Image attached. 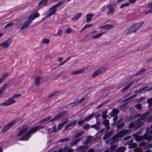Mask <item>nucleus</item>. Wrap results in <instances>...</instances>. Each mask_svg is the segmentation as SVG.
I'll return each mask as SVG.
<instances>
[{
    "label": "nucleus",
    "mask_w": 152,
    "mask_h": 152,
    "mask_svg": "<svg viewBox=\"0 0 152 152\" xmlns=\"http://www.w3.org/2000/svg\"><path fill=\"white\" fill-rule=\"evenodd\" d=\"M146 133L148 134V135L152 134V124L151 125L150 129L148 127L146 129Z\"/></svg>",
    "instance_id": "c85d7f7f"
},
{
    "label": "nucleus",
    "mask_w": 152,
    "mask_h": 152,
    "mask_svg": "<svg viewBox=\"0 0 152 152\" xmlns=\"http://www.w3.org/2000/svg\"><path fill=\"white\" fill-rule=\"evenodd\" d=\"M146 146L149 148L152 147V143H147L146 144Z\"/></svg>",
    "instance_id": "bf43d9fd"
},
{
    "label": "nucleus",
    "mask_w": 152,
    "mask_h": 152,
    "mask_svg": "<svg viewBox=\"0 0 152 152\" xmlns=\"http://www.w3.org/2000/svg\"><path fill=\"white\" fill-rule=\"evenodd\" d=\"M83 140V138L82 137H80L79 138L75 140L76 141V142L77 143L78 142L80 141V140Z\"/></svg>",
    "instance_id": "338daca9"
},
{
    "label": "nucleus",
    "mask_w": 152,
    "mask_h": 152,
    "mask_svg": "<svg viewBox=\"0 0 152 152\" xmlns=\"http://www.w3.org/2000/svg\"><path fill=\"white\" fill-rule=\"evenodd\" d=\"M94 16V14L90 13L86 15V22H88L91 20L92 17Z\"/></svg>",
    "instance_id": "6ab92c4d"
},
{
    "label": "nucleus",
    "mask_w": 152,
    "mask_h": 152,
    "mask_svg": "<svg viewBox=\"0 0 152 152\" xmlns=\"http://www.w3.org/2000/svg\"><path fill=\"white\" fill-rule=\"evenodd\" d=\"M106 29L107 30H110L112 29L114 27V25L113 24H106Z\"/></svg>",
    "instance_id": "f704fd0d"
},
{
    "label": "nucleus",
    "mask_w": 152,
    "mask_h": 152,
    "mask_svg": "<svg viewBox=\"0 0 152 152\" xmlns=\"http://www.w3.org/2000/svg\"><path fill=\"white\" fill-rule=\"evenodd\" d=\"M103 124L105 126H108L109 125V122L108 120H105L103 122Z\"/></svg>",
    "instance_id": "a18cd8bd"
},
{
    "label": "nucleus",
    "mask_w": 152,
    "mask_h": 152,
    "mask_svg": "<svg viewBox=\"0 0 152 152\" xmlns=\"http://www.w3.org/2000/svg\"><path fill=\"white\" fill-rule=\"evenodd\" d=\"M112 133V131H109L107 134H105L103 137L104 140H106L109 137L111 136Z\"/></svg>",
    "instance_id": "bb28decb"
},
{
    "label": "nucleus",
    "mask_w": 152,
    "mask_h": 152,
    "mask_svg": "<svg viewBox=\"0 0 152 152\" xmlns=\"http://www.w3.org/2000/svg\"><path fill=\"white\" fill-rule=\"evenodd\" d=\"M56 11V7L54 5L51 8L49 9V13L47 14L45 18H46L51 16L54 14Z\"/></svg>",
    "instance_id": "9b49d317"
},
{
    "label": "nucleus",
    "mask_w": 152,
    "mask_h": 152,
    "mask_svg": "<svg viewBox=\"0 0 152 152\" xmlns=\"http://www.w3.org/2000/svg\"><path fill=\"white\" fill-rule=\"evenodd\" d=\"M50 42V40L48 39H44L42 41V43L46 44H48Z\"/></svg>",
    "instance_id": "e433bc0d"
},
{
    "label": "nucleus",
    "mask_w": 152,
    "mask_h": 152,
    "mask_svg": "<svg viewBox=\"0 0 152 152\" xmlns=\"http://www.w3.org/2000/svg\"><path fill=\"white\" fill-rule=\"evenodd\" d=\"M82 15V13L78 12L71 19V20L74 22L77 21L81 16Z\"/></svg>",
    "instance_id": "4468645a"
},
{
    "label": "nucleus",
    "mask_w": 152,
    "mask_h": 152,
    "mask_svg": "<svg viewBox=\"0 0 152 152\" xmlns=\"http://www.w3.org/2000/svg\"><path fill=\"white\" fill-rule=\"evenodd\" d=\"M137 146V144L135 143H132L131 145L129 146V148H135Z\"/></svg>",
    "instance_id": "09e8293b"
},
{
    "label": "nucleus",
    "mask_w": 152,
    "mask_h": 152,
    "mask_svg": "<svg viewBox=\"0 0 152 152\" xmlns=\"http://www.w3.org/2000/svg\"><path fill=\"white\" fill-rule=\"evenodd\" d=\"M116 147V145H112L110 147V151H113L115 150Z\"/></svg>",
    "instance_id": "de8ad7c7"
},
{
    "label": "nucleus",
    "mask_w": 152,
    "mask_h": 152,
    "mask_svg": "<svg viewBox=\"0 0 152 152\" xmlns=\"http://www.w3.org/2000/svg\"><path fill=\"white\" fill-rule=\"evenodd\" d=\"M148 88V87L147 86H145L142 88L139 89L138 91V92H144L145 91H148V90L149 89Z\"/></svg>",
    "instance_id": "c756f323"
},
{
    "label": "nucleus",
    "mask_w": 152,
    "mask_h": 152,
    "mask_svg": "<svg viewBox=\"0 0 152 152\" xmlns=\"http://www.w3.org/2000/svg\"><path fill=\"white\" fill-rule=\"evenodd\" d=\"M85 121H86L85 120H84V118L83 120L78 121V124L80 126L82 125Z\"/></svg>",
    "instance_id": "c03bdc74"
},
{
    "label": "nucleus",
    "mask_w": 152,
    "mask_h": 152,
    "mask_svg": "<svg viewBox=\"0 0 152 152\" xmlns=\"http://www.w3.org/2000/svg\"><path fill=\"white\" fill-rule=\"evenodd\" d=\"M67 113V112L66 111H63L59 113L56 115V118H57L58 119L65 115Z\"/></svg>",
    "instance_id": "412c9836"
},
{
    "label": "nucleus",
    "mask_w": 152,
    "mask_h": 152,
    "mask_svg": "<svg viewBox=\"0 0 152 152\" xmlns=\"http://www.w3.org/2000/svg\"><path fill=\"white\" fill-rule=\"evenodd\" d=\"M39 16V14L38 12H36L31 14L28 17V21H30L31 22L35 18L38 17Z\"/></svg>",
    "instance_id": "f8f14e48"
},
{
    "label": "nucleus",
    "mask_w": 152,
    "mask_h": 152,
    "mask_svg": "<svg viewBox=\"0 0 152 152\" xmlns=\"http://www.w3.org/2000/svg\"><path fill=\"white\" fill-rule=\"evenodd\" d=\"M21 96V95L20 94H14L12 97L13 99H14L15 98H18V97L20 96Z\"/></svg>",
    "instance_id": "37998d69"
},
{
    "label": "nucleus",
    "mask_w": 152,
    "mask_h": 152,
    "mask_svg": "<svg viewBox=\"0 0 152 152\" xmlns=\"http://www.w3.org/2000/svg\"><path fill=\"white\" fill-rule=\"evenodd\" d=\"M69 139L67 138H64L63 139H62L59 140V141L60 142H63L66 141H67L69 140Z\"/></svg>",
    "instance_id": "052dcab7"
},
{
    "label": "nucleus",
    "mask_w": 152,
    "mask_h": 152,
    "mask_svg": "<svg viewBox=\"0 0 152 152\" xmlns=\"http://www.w3.org/2000/svg\"><path fill=\"white\" fill-rule=\"evenodd\" d=\"M107 111L106 110L104 111L103 113H102V116L103 118L105 119L107 117Z\"/></svg>",
    "instance_id": "58836bf2"
},
{
    "label": "nucleus",
    "mask_w": 152,
    "mask_h": 152,
    "mask_svg": "<svg viewBox=\"0 0 152 152\" xmlns=\"http://www.w3.org/2000/svg\"><path fill=\"white\" fill-rule=\"evenodd\" d=\"M13 23L11 22L7 24L4 27L5 28H7L8 27H10L13 25Z\"/></svg>",
    "instance_id": "49530a36"
},
{
    "label": "nucleus",
    "mask_w": 152,
    "mask_h": 152,
    "mask_svg": "<svg viewBox=\"0 0 152 152\" xmlns=\"http://www.w3.org/2000/svg\"><path fill=\"white\" fill-rule=\"evenodd\" d=\"M77 122V120L72 121L65 128L66 130H68L73 128Z\"/></svg>",
    "instance_id": "ddd939ff"
},
{
    "label": "nucleus",
    "mask_w": 152,
    "mask_h": 152,
    "mask_svg": "<svg viewBox=\"0 0 152 152\" xmlns=\"http://www.w3.org/2000/svg\"><path fill=\"white\" fill-rule=\"evenodd\" d=\"M66 32L67 33H69L71 32V29L70 28H68L66 30Z\"/></svg>",
    "instance_id": "0e129e2a"
},
{
    "label": "nucleus",
    "mask_w": 152,
    "mask_h": 152,
    "mask_svg": "<svg viewBox=\"0 0 152 152\" xmlns=\"http://www.w3.org/2000/svg\"><path fill=\"white\" fill-rule=\"evenodd\" d=\"M149 112H146L145 114L139 118L134 123L131 122L129 126V128H134V129H137L140 127L143 124V120L147 117V115L149 113Z\"/></svg>",
    "instance_id": "f257e3e1"
},
{
    "label": "nucleus",
    "mask_w": 152,
    "mask_h": 152,
    "mask_svg": "<svg viewBox=\"0 0 152 152\" xmlns=\"http://www.w3.org/2000/svg\"><path fill=\"white\" fill-rule=\"evenodd\" d=\"M100 124V122H97L95 124L91 125V127L96 130H97L99 129V125Z\"/></svg>",
    "instance_id": "5701e85b"
},
{
    "label": "nucleus",
    "mask_w": 152,
    "mask_h": 152,
    "mask_svg": "<svg viewBox=\"0 0 152 152\" xmlns=\"http://www.w3.org/2000/svg\"><path fill=\"white\" fill-rule=\"evenodd\" d=\"M129 86L127 85L125 87H124V88H123L122 89V91H126V90H127L129 88Z\"/></svg>",
    "instance_id": "69168bd1"
},
{
    "label": "nucleus",
    "mask_w": 152,
    "mask_h": 152,
    "mask_svg": "<svg viewBox=\"0 0 152 152\" xmlns=\"http://www.w3.org/2000/svg\"><path fill=\"white\" fill-rule=\"evenodd\" d=\"M62 29H59L58 31L56 34H54L53 36L56 37L60 36L62 34Z\"/></svg>",
    "instance_id": "2f4dec72"
},
{
    "label": "nucleus",
    "mask_w": 152,
    "mask_h": 152,
    "mask_svg": "<svg viewBox=\"0 0 152 152\" xmlns=\"http://www.w3.org/2000/svg\"><path fill=\"white\" fill-rule=\"evenodd\" d=\"M144 22H140L137 23H134L131 27L128 28L127 30L129 33L136 32L140 27L143 25Z\"/></svg>",
    "instance_id": "20e7f679"
},
{
    "label": "nucleus",
    "mask_w": 152,
    "mask_h": 152,
    "mask_svg": "<svg viewBox=\"0 0 152 152\" xmlns=\"http://www.w3.org/2000/svg\"><path fill=\"white\" fill-rule=\"evenodd\" d=\"M89 126V124H87L83 126V129H85L87 130L88 129Z\"/></svg>",
    "instance_id": "5fc2aeb1"
},
{
    "label": "nucleus",
    "mask_w": 152,
    "mask_h": 152,
    "mask_svg": "<svg viewBox=\"0 0 152 152\" xmlns=\"http://www.w3.org/2000/svg\"><path fill=\"white\" fill-rule=\"evenodd\" d=\"M94 113H92L87 117H86L84 118V120H85L86 121H88L90 119H91L94 116Z\"/></svg>",
    "instance_id": "393cba45"
},
{
    "label": "nucleus",
    "mask_w": 152,
    "mask_h": 152,
    "mask_svg": "<svg viewBox=\"0 0 152 152\" xmlns=\"http://www.w3.org/2000/svg\"><path fill=\"white\" fill-rule=\"evenodd\" d=\"M86 69L85 68L77 71H73L71 72V73L72 75H74L84 73Z\"/></svg>",
    "instance_id": "dca6fc26"
},
{
    "label": "nucleus",
    "mask_w": 152,
    "mask_h": 152,
    "mask_svg": "<svg viewBox=\"0 0 152 152\" xmlns=\"http://www.w3.org/2000/svg\"><path fill=\"white\" fill-rule=\"evenodd\" d=\"M15 102V100L13 99L12 97L9 98L6 101L0 104V106H7L14 103Z\"/></svg>",
    "instance_id": "6e6552de"
},
{
    "label": "nucleus",
    "mask_w": 152,
    "mask_h": 152,
    "mask_svg": "<svg viewBox=\"0 0 152 152\" xmlns=\"http://www.w3.org/2000/svg\"><path fill=\"white\" fill-rule=\"evenodd\" d=\"M126 150V148L124 147L118 148L115 151L116 152H124Z\"/></svg>",
    "instance_id": "cd10ccee"
},
{
    "label": "nucleus",
    "mask_w": 152,
    "mask_h": 152,
    "mask_svg": "<svg viewBox=\"0 0 152 152\" xmlns=\"http://www.w3.org/2000/svg\"><path fill=\"white\" fill-rule=\"evenodd\" d=\"M152 13V8L147 10L145 12V14H148V13Z\"/></svg>",
    "instance_id": "774afa93"
},
{
    "label": "nucleus",
    "mask_w": 152,
    "mask_h": 152,
    "mask_svg": "<svg viewBox=\"0 0 152 152\" xmlns=\"http://www.w3.org/2000/svg\"><path fill=\"white\" fill-rule=\"evenodd\" d=\"M133 143V141L132 140H129L125 143L126 145H131Z\"/></svg>",
    "instance_id": "864d4df0"
},
{
    "label": "nucleus",
    "mask_w": 152,
    "mask_h": 152,
    "mask_svg": "<svg viewBox=\"0 0 152 152\" xmlns=\"http://www.w3.org/2000/svg\"><path fill=\"white\" fill-rule=\"evenodd\" d=\"M47 1L48 0H43L40 1L38 4V6L41 7L47 5Z\"/></svg>",
    "instance_id": "4be33fe9"
},
{
    "label": "nucleus",
    "mask_w": 152,
    "mask_h": 152,
    "mask_svg": "<svg viewBox=\"0 0 152 152\" xmlns=\"http://www.w3.org/2000/svg\"><path fill=\"white\" fill-rule=\"evenodd\" d=\"M148 101L149 104V106L150 107L152 105L151 104L152 103V98L148 99Z\"/></svg>",
    "instance_id": "4d7b16f0"
},
{
    "label": "nucleus",
    "mask_w": 152,
    "mask_h": 152,
    "mask_svg": "<svg viewBox=\"0 0 152 152\" xmlns=\"http://www.w3.org/2000/svg\"><path fill=\"white\" fill-rule=\"evenodd\" d=\"M28 127L27 125H25L22 126L20 129V131L17 134L18 137L22 136L28 129Z\"/></svg>",
    "instance_id": "9d476101"
},
{
    "label": "nucleus",
    "mask_w": 152,
    "mask_h": 152,
    "mask_svg": "<svg viewBox=\"0 0 152 152\" xmlns=\"http://www.w3.org/2000/svg\"><path fill=\"white\" fill-rule=\"evenodd\" d=\"M77 143L76 142V141L75 140L74 141L71 142L69 144V145L71 146H73L74 145H75L77 144Z\"/></svg>",
    "instance_id": "79ce46f5"
},
{
    "label": "nucleus",
    "mask_w": 152,
    "mask_h": 152,
    "mask_svg": "<svg viewBox=\"0 0 152 152\" xmlns=\"http://www.w3.org/2000/svg\"><path fill=\"white\" fill-rule=\"evenodd\" d=\"M66 148L65 147L62 149H59L58 150V152H65L66 151Z\"/></svg>",
    "instance_id": "3c124183"
},
{
    "label": "nucleus",
    "mask_w": 152,
    "mask_h": 152,
    "mask_svg": "<svg viewBox=\"0 0 152 152\" xmlns=\"http://www.w3.org/2000/svg\"><path fill=\"white\" fill-rule=\"evenodd\" d=\"M105 71V69L104 67H101L94 71L92 75V77L93 78L94 77L98 75L101 74Z\"/></svg>",
    "instance_id": "1a4fd4ad"
},
{
    "label": "nucleus",
    "mask_w": 152,
    "mask_h": 152,
    "mask_svg": "<svg viewBox=\"0 0 152 152\" xmlns=\"http://www.w3.org/2000/svg\"><path fill=\"white\" fill-rule=\"evenodd\" d=\"M106 7L108 9L109 12L110 13L113 14L114 12V8L113 6L110 4L107 5Z\"/></svg>",
    "instance_id": "a211bd4d"
},
{
    "label": "nucleus",
    "mask_w": 152,
    "mask_h": 152,
    "mask_svg": "<svg viewBox=\"0 0 152 152\" xmlns=\"http://www.w3.org/2000/svg\"><path fill=\"white\" fill-rule=\"evenodd\" d=\"M12 40L10 39L4 41L0 43V48L1 47L3 49L7 48L10 46Z\"/></svg>",
    "instance_id": "0eeeda50"
},
{
    "label": "nucleus",
    "mask_w": 152,
    "mask_h": 152,
    "mask_svg": "<svg viewBox=\"0 0 152 152\" xmlns=\"http://www.w3.org/2000/svg\"><path fill=\"white\" fill-rule=\"evenodd\" d=\"M118 112V110L113 109L112 110V113L111 114L112 116H113L116 115Z\"/></svg>",
    "instance_id": "72a5a7b5"
},
{
    "label": "nucleus",
    "mask_w": 152,
    "mask_h": 152,
    "mask_svg": "<svg viewBox=\"0 0 152 152\" xmlns=\"http://www.w3.org/2000/svg\"><path fill=\"white\" fill-rule=\"evenodd\" d=\"M84 131H81L80 132L77 133L75 135L74 138V139L77 138V137H79L81 136L83 134H84Z\"/></svg>",
    "instance_id": "473e14b6"
},
{
    "label": "nucleus",
    "mask_w": 152,
    "mask_h": 152,
    "mask_svg": "<svg viewBox=\"0 0 152 152\" xmlns=\"http://www.w3.org/2000/svg\"><path fill=\"white\" fill-rule=\"evenodd\" d=\"M51 118V117L50 116H49L45 118H44L41 121V122L42 123L50 119Z\"/></svg>",
    "instance_id": "ea45409f"
},
{
    "label": "nucleus",
    "mask_w": 152,
    "mask_h": 152,
    "mask_svg": "<svg viewBox=\"0 0 152 152\" xmlns=\"http://www.w3.org/2000/svg\"><path fill=\"white\" fill-rule=\"evenodd\" d=\"M104 104V103L101 104H100L99 105H98V106H97L96 107V108L99 109V108L102 107L103 106Z\"/></svg>",
    "instance_id": "e2e57ef3"
},
{
    "label": "nucleus",
    "mask_w": 152,
    "mask_h": 152,
    "mask_svg": "<svg viewBox=\"0 0 152 152\" xmlns=\"http://www.w3.org/2000/svg\"><path fill=\"white\" fill-rule=\"evenodd\" d=\"M92 138V137H88L86 139V140L85 142V143L86 144H88L91 141Z\"/></svg>",
    "instance_id": "4c0bfd02"
},
{
    "label": "nucleus",
    "mask_w": 152,
    "mask_h": 152,
    "mask_svg": "<svg viewBox=\"0 0 152 152\" xmlns=\"http://www.w3.org/2000/svg\"><path fill=\"white\" fill-rule=\"evenodd\" d=\"M88 147L87 145L80 146L77 148L76 150L77 151H80L86 149Z\"/></svg>",
    "instance_id": "b1692460"
},
{
    "label": "nucleus",
    "mask_w": 152,
    "mask_h": 152,
    "mask_svg": "<svg viewBox=\"0 0 152 152\" xmlns=\"http://www.w3.org/2000/svg\"><path fill=\"white\" fill-rule=\"evenodd\" d=\"M145 144V142L144 141H143L140 142V143L139 144V145L140 146H144Z\"/></svg>",
    "instance_id": "680f3d73"
},
{
    "label": "nucleus",
    "mask_w": 152,
    "mask_h": 152,
    "mask_svg": "<svg viewBox=\"0 0 152 152\" xmlns=\"http://www.w3.org/2000/svg\"><path fill=\"white\" fill-rule=\"evenodd\" d=\"M40 128H41L39 126L31 128L24 136L20 138V140L23 141L27 140L31 137V134L35 133Z\"/></svg>",
    "instance_id": "f03ea898"
},
{
    "label": "nucleus",
    "mask_w": 152,
    "mask_h": 152,
    "mask_svg": "<svg viewBox=\"0 0 152 152\" xmlns=\"http://www.w3.org/2000/svg\"><path fill=\"white\" fill-rule=\"evenodd\" d=\"M76 106L74 102L71 103L68 105L69 107L70 108H72L74 106Z\"/></svg>",
    "instance_id": "6e6d98bb"
},
{
    "label": "nucleus",
    "mask_w": 152,
    "mask_h": 152,
    "mask_svg": "<svg viewBox=\"0 0 152 152\" xmlns=\"http://www.w3.org/2000/svg\"><path fill=\"white\" fill-rule=\"evenodd\" d=\"M129 3L126 2V3H124L120 5V8L122 9L125 7L129 6Z\"/></svg>",
    "instance_id": "c9c22d12"
},
{
    "label": "nucleus",
    "mask_w": 152,
    "mask_h": 152,
    "mask_svg": "<svg viewBox=\"0 0 152 152\" xmlns=\"http://www.w3.org/2000/svg\"><path fill=\"white\" fill-rule=\"evenodd\" d=\"M104 32L102 33H100L98 34H96L94 36H92L91 37L93 39H97L100 37L103 34H104Z\"/></svg>",
    "instance_id": "a878e982"
},
{
    "label": "nucleus",
    "mask_w": 152,
    "mask_h": 152,
    "mask_svg": "<svg viewBox=\"0 0 152 152\" xmlns=\"http://www.w3.org/2000/svg\"><path fill=\"white\" fill-rule=\"evenodd\" d=\"M129 132V130H122L117 133L116 135L114 136L113 137V143H115L118 141L119 138L122 137L124 135L128 133Z\"/></svg>",
    "instance_id": "39448f33"
},
{
    "label": "nucleus",
    "mask_w": 152,
    "mask_h": 152,
    "mask_svg": "<svg viewBox=\"0 0 152 152\" xmlns=\"http://www.w3.org/2000/svg\"><path fill=\"white\" fill-rule=\"evenodd\" d=\"M8 73H5L2 75L1 77L4 80L8 76Z\"/></svg>",
    "instance_id": "8fccbe9b"
},
{
    "label": "nucleus",
    "mask_w": 152,
    "mask_h": 152,
    "mask_svg": "<svg viewBox=\"0 0 152 152\" xmlns=\"http://www.w3.org/2000/svg\"><path fill=\"white\" fill-rule=\"evenodd\" d=\"M84 100V99L83 98H82L80 99H76L74 102V103L76 105H77L79 104L80 103L82 102Z\"/></svg>",
    "instance_id": "7c9ffc66"
},
{
    "label": "nucleus",
    "mask_w": 152,
    "mask_h": 152,
    "mask_svg": "<svg viewBox=\"0 0 152 152\" xmlns=\"http://www.w3.org/2000/svg\"><path fill=\"white\" fill-rule=\"evenodd\" d=\"M136 140L137 141H140L143 140L147 139L148 141H150L152 139V135H148V134L146 133L143 136H138L137 134H134L133 135Z\"/></svg>",
    "instance_id": "7ed1b4c3"
},
{
    "label": "nucleus",
    "mask_w": 152,
    "mask_h": 152,
    "mask_svg": "<svg viewBox=\"0 0 152 152\" xmlns=\"http://www.w3.org/2000/svg\"><path fill=\"white\" fill-rule=\"evenodd\" d=\"M141 104H138L135 105V107L138 110H140L141 107Z\"/></svg>",
    "instance_id": "13d9d810"
},
{
    "label": "nucleus",
    "mask_w": 152,
    "mask_h": 152,
    "mask_svg": "<svg viewBox=\"0 0 152 152\" xmlns=\"http://www.w3.org/2000/svg\"><path fill=\"white\" fill-rule=\"evenodd\" d=\"M18 121L16 120H14L11 122L7 124L1 130V133H4L7 130L9 129L11 127L14 125Z\"/></svg>",
    "instance_id": "423d86ee"
},
{
    "label": "nucleus",
    "mask_w": 152,
    "mask_h": 152,
    "mask_svg": "<svg viewBox=\"0 0 152 152\" xmlns=\"http://www.w3.org/2000/svg\"><path fill=\"white\" fill-rule=\"evenodd\" d=\"M31 22L29 21H28V19L23 24L20 28L21 30H22L27 28Z\"/></svg>",
    "instance_id": "2eb2a0df"
},
{
    "label": "nucleus",
    "mask_w": 152,
    "mask_h": 152,
    "mask_svg": "<svg viewBox=\"0 0 152 152\" xmlns=\"http://www.w3.org/2000/svg\"><path fill=\"white\" fill-rule=\"evenodd\" d=\"M63 126V124H62L61 123L58 125V128L57 129H56V126H54L53 127V129H51L52 130H51V132H56L57 131L59 130L60 129H61V128Z\"/></svg>",
    "instance_id": "f3484780"
},
{
    "label": "nucleus",
    "mask_w": 152,
    "mask_h": 152,
    "mask_svg": "<svg viewBox=\"0 0 152 152\" xmlns=\"http://www.w3.org/2000/svg\"><path fill=\"white\" fill-rule=\"evenodd\" d=\"M125 126V124L124 122H123L118 125L117 127L118 128H122L123 127H124Z\"/></svg>",
    "instance_id": "603ef678"
},
{
    "label": "nucleus",
    "mask_w": 152,
    "mask_h": 152,
    "mask_svg": "<svg viewBox=\"0 0 152 152\" xmlns=\"http://www.w3.org/2000/svg\"><path fill=\"white\" fill-rule=\"evenodd\" d=\"M64 3V1H61L57 3L56 4L54 5L56 7H57L61 5Z\"/></svg>",
    "instance_id": "a19ab883"
},
{
    "label": "nucleus",
    "mask_w": 152,
    "mask_h": 152,
    "mask_svg": "<svg viewBox=\"0 0 152 152\" xmlns=\"http://www.w3.org/2000/svg\"><path fill=\"white\" fill-rule=\"evenodd\" d=\"M42 79V77L38 76L36 77L35 79V85L37 86L39 85L40 83V80Z\"/></svg>",
    "instance_id": "aec40b11"
}]
</instances>
